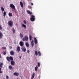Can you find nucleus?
<instances>
[{"label": "nucleus", "mask_w": 79, "mask_h": 79, "mask_svg": "<svg viewBox=\"0 0 79 79\" xmlns=\"http://www.w3.org/2000/svg\"><path fill=\"white\" fill-rule=\"evenodd\" d=\"M6 59L8 62H10V60H11V64L12 65H15V61L13 60V59L12 57H11V56H10V57H7Z\"/></svg>", "instance_id": "obj_1"}, {"label": "nucleus", "mask_w": 79, "mask_h": 79, "mask_svg": "<svg viewBox=\"0 0 79 79\" xmlns=\"http://www.w3.org/2000/svg\"><path fill=\"white\" fill-rule=\"evenodd\" d=\"M10 6L12 9V11H15L16 8L14 5H13V4H11L10 5Z\"/></svg>", "instance_id": "obj_2"}, {"label": "nucleus", "mask_w": 79, "mask_h": 79, "mask_svg": "<svg viewBox=\"0 0 79 79\" xmlns=\"http://www.w3.org/2000/svg\"><path fill=\"white\" fill-rule=\"evenodd\" d=\"M35 16L34 15H31L30 18V20L31 21H34L35 20Z\"/></svg>", "instance_id": "obj_3"}, {"label": "nucleus", "mask_w": 79, "mask_h": 79, "mask_svg": "<svg viewBox=\"0 0 79 79\" xmlns=\"http://www.w3.org/2000/svg\"><path fill=\"white\" fill-rule=\"evenodd\" d=\"M8 23L9 25L11 26V27H12L13 24V21L12 20L9 21L8 22Z\"/></svg>", "instance_id": "obj_4"}, {"label": "nucleus", "mask_w": 79, "mask_h": 79, "mask_svg": "<svg viewBox=\"0 0 79 79\" xmlns=\"http://www.w3.org/2000/svg\"><path fill=\"white\" fill-rule=\"evenodd\" d=\"M25 40H26V41H27L28 40V38L27 36H25L23 38V41H25Z\"/></svg>", "instance_id": "obj_5"}, {"label": "nucleus", "mask_w": 79, "mask_h": 79, "mask_svg": "<svg viewBox=\"0 0 79 79\" xmlns=\"http://www.w3.org/2000/svg\"><path fill=\"white\" fill-rule=\"evenodd\" d=\"M21 49L22 51H23V52H26V49L25 48V47H22V48H21Z\"/></svg>", "instance_id": "obj_6"}, {"label": "nucleus", "mask_w": 79, "mask_h": 79, "mask_svg": "<svg viewBox=\"0 0 79 79\" xmlns=\"http://www.w3.org/2000/svg\"><path fill=\"white\" fill-rule=\"evenodd\" d=\"M19 44L20 46H21L22 48L23 46L24 45V43L23 41H20L19 43Z\"/></svg>", "instance_id": "obj_7"}, {"label": "nucleus", "mask_w": 79, "mask_h": 79, "mask_svg": "<svg viewBox=\"0 0 79 79\" xmlns=\"http://www.w3.org/2000/svg\"><path fill=\"white\" fill-rule=\"evenodd\" d=\"M10 54L12 56H14V55H15V52L14 51H11L10 52Z\"/></svg>", "instance_id": "obj_8"}, {"label": "nucleus", "mask_w": 79, "mask_h": 79, "mask_svg": "<svg viewBox=\"0 0 79 79\" xmlns=\"http://www.w3.org/2000/svg\"><path fill=\"white\" fill-rule=\"evenodd\" d=\"M34 42L35 43V44H37L38 43V41H37V40L36 39V38H34Z\"/></svg>", "instance_id": "obj_9"}, {"label": "nucleus", "mask_w": 79, "mask_h": 79, "mask_svg": "<svg viewBox=\"0 0 79 79\" xmlns=\"http://www.w3.org/2000/svg\"><path fill=\"white\" fill-rule=\"evenodd\" d=\"M14 75H15V76H19V73H17V72H15L13 74Z\"/></svg>", "instance_id": "obj_10"}, {"label": "nucleus", "mask_w": 79, "mask_h": 79, "mask_svg": "<svg viewBox=\"0 0 79 79\" xmlns=\"http://www.w3.org/2000/svg\"><path fill=\"white\" fill-rule=\"evenodd\" d=\"M17 48V51L18 52H19L20 51V47L19 46H18Z\"/></svg>", "instance_id": "obj_11"}, {"label": "nucleus", "mask_w": 79, "mask_h": 79, "mask_svg": "<svg viewBox=\"0 0 79 79\" xmlns=\"http://www.w3.org/2000/svg\"><path fill=\"white\" fill-rule=\"evenodd\" d=\"M9 68L10 70H13V67L11 66V65H9Z\"/></svg>", "instance_id": "obj_12"}, {"label": "nucleus", "mask_w": 79, "mask_h": 79, "mask_svg": "<svg viewBox=\"0 0 79 79\" xmlns=\"http://www.w3.org/2000/svg\"><path fill=\"white\" fill-rule=\"evenodd\" d=\"M3 65V63L0 62V68H2Z\"/></svg>", "instance_id": "obj_13"}, {"label": "nucleus", "mask_w": 79, "mask_h": 79, "mask_svg": "<svg viewBox=\"0 0 79 79\" xmlns=\"http://www.w3.org/2000/svg\"><path fill=\"white\" fill-rule=\"evenodd\" d=\"M31 46L32 48H33L34 46V41L33 40H32L31 42Z\"/></svg>", "instance_id": "obj_14"}, {"label": "nucleus", "mask_w": 79, "mask_h": 79, "mask_svg": "<svg viewBox=\"0 0 79 79\" xmlns=\"http://www.w3.org/2000/svg\"><path fill=\"white\" fill-rule=\"evenodd\" d=\"M27 13L29 14L30 15H31L32 14V12L30 11H29V10H27Z\"/></svg>", "instance_id": "obj_15"}, {"label": "nucleus", "mask_w": 79, "mask_h": 79, "mask_svg": "<svg viewBox=\"0 0 79 79\" xmlns=\"http://www.w3.org/2000/svg\"><path fill=\"white\" fill-rule=\"evenodd\" d=\"M3 36L2 33H0V39H2Z\"/></svg>", "instance_id": "obj_16"}, {"label": "nucleus", "mask_w": 79, "mask_h": 79, "mask_svg": "<svg viewBox=\"0 0 79 79\" xmlns=\"http://www.w3.org/2000/svg\"><path fill=\"white\" fill-rule=\"evenodd\" d=\"M20 6H21V7L22 8H23V3L22 2H20Z\"/></svg>", "instance_id": "obj_17"}, {"label": "nucleus", "mask_w": 79, "mask_h": 79, "mask_svg": "<svg viewBox=\"0 0 79 79\" xmlns=\"http://www.w3.org/2000/svg\"><path fill=\"white\" fill-rule=\"evenodd\" d=\"M35 73H33L31 78H32V79H33L34 78V76H35Z\"/></svg>", "instance_id": "obj_18"}, {"label": "nucleus", "mask_w": 79, "mask_h": 79, "mask_svg": "<svg viewBox=\"0 0 79 79\" xmlns=\"http://www.w3.org/2000/svg\"><path fill=\"white\" fill-rule=\"evenodd\" d=\"M26 46L27 48H28V47H29V44L28 43H26Z\"/></svg>", "instance_id": "obj_19"}, {"label": "nucleus", "mask_w": 79, "mask_h": 79, "mask_svg": "<svg viewBox=\"0 0 79 79\" xmlns=\"http://www.w3.org/2000/svg\"><path fill=\"white\" fill-rule=\"evenodd\" d=\"M8 15L10 16H12V13H10V12L9 13Z\"/></svg>", "instance_id": "obj_20"}, {"label": "nucleus", "mask_w": 79, "mask_h": 79, "mask_svg": "<svg viewBox=\"0 0 79 79\" xmlns=\"http://www.w3.org/2000/svg\"><path fill=\"white\" fill-rule=\"evenodd\" d=\"M6 15V11H4V12H3V16L5 17Z\"/></svg>", "instance_id": "obj_21"}, {"label": "nucleus", "mask_w": 79, "mask_h": 79, "mask_svg": "<svg viewBox=\"0 0 79 79\" xmlns=\"http://www.w3.org/2000/svg\"><path fill=\"white\" fill-rule=\"evenodd\" d=\"M1 9L2 10V11H4L5 10L3 7H1Z\"/></svg>", "instance_id": "obj_22"}, {"label": "nucleus", "mask_w": 79, "mask_h": 79, "mask_svg": "<svg viewBox=\"0 0 79 79\" xmlns=\"http://www.w3.org/2000/svg\"><path fill=\"white\" fill-rule=\"evenodd\" d=\"M20 37H21V38H23V35H22V34H21V33H20Z\"/></svg>", "instance_id": "obj_23"}, {"label": "nucleus", "mask_w": 79, "mask_h": 79, "mask_svg": "<svg viewBox=\"0 0 79 79\" xmlns=\"http://www.w3.org/2000/svg\"><path fill=\"white\" fill-rule=\"evenodd\" d=\"M22 26H23V27H25V28L26 27V25H25L24 24H23Z\"/></svg>", "instance_id": "obj_24"}, {"label": "nucleus", "mask_w": 79, "mask_h": 79, "mask_svg": "<svg viewBox=\"0 0 79 79\" xmlns=\"http://www.w3.org/2000/svg\"><path fill=\"white\" fill-rule=\"evenodd\" d=\"M35 55L36 56H38V52H37V51H35Z\"/></svg>", "instance_id": "obj_25"}, {"label": "nucleus", "mask_w": 79, "mask_h": 79, "mask_svg": "<svg viewBox=\"0 0 79 79\" xmlns=\"http://www.w3.org/2000/svg\"><path fill=\"white\" fill-rule=\"evenodd\" d=\"M38 69V67L37 66L35 67V71H37Z\"/></svg>", "instance_id": "obj_26"}, {"label": "nucleus", "mask_w": 79, "mask_h": 79, "mask_svg": "<svg viewBox=\"0 0 79 79\" xmlns=\"http://www.w3.org/2000/svg\"><path fill=\"white\" fill-rule=\"evenodd\" d=\"M40 62H38V67H40Z\"/></svg>", "instance_id": "obj_27"}, {"label": "nucleus", "mask_w": 79, "mask_h": 79, "mask_svg": "<svg viewBox=\"0 0 79 79\" xmlns=\"http://www.w3.org/2000/svg\"><path fill=\"white\" fill-rule=\"evenodd\" d=\"M38 54L39 55V56H41V53H40V52H38Z\"/></svg>", "instance_id": "obj_28"}, {"label": "nucleus", "mask_w": 79, "mask_h": 79, "mask_svg": "<svg viewBox=\"0 0 79 79\" xmlns=\"http://www.w3.org/2000/svg\"><path fill=\"white\" fill-rule=\"evenodd\" d=\"M28 8H30V9L32 8L31 6H30V5H28Z\"/></svg>", "instance_id": "obj_29"}, {"label": "nucleus", "mask_w": 79, "mask_h": 79, "mask_svg": "<svg viewBox=\"0 0 79 79\" xmlns=\"http://www.w3.org/2000/svg\"><path fill=\"white\" fill-rule=\"evenodd\" d=\"M29 39L30 40H32V36H30L29 37Z\"/></svg>", "instance_id": "obj_30"}, {"label": "nucleus", "mask_w": 79, "mask_h": 79, "mask_svg": "<svg viewBox=\"0 0 79 79\" xmlns=\"http://www.w3.org/2000/svg\"><path fill=\"white\" fill-rule=\"evenodd\" d=\"M12 31L13 33H15V29H14V28H13V29H12Z\"/></svg>", "instance_id": "obj_31"}, {"label": "nucleus", "mask_w": 79, "mask_h": 79, "mask_svg": "<svg viewBox=\"0 0 79 79\" xmlns=\"http://www.w3.org/2000/svg\"><path fill=\"white\" fill-rule=\"evenodd\" d=\"M2 72L1 70V69L0 67V73H2Z\"/></svg>", "instance_id": "obj_32"}, {"label": "nucleus", "mask_w": 79, "mask_h": 79, "mask_svg": "<svg viewBox=\"0 0 79 79\" xmlns=\"http://www.w3.org/2000/svg\"><path fill=\"white\" fill-rule=\"evenodd\" d=\"M6 51H5L4 52H3V54L4 55H6Z\"/></svg>", "instance_id": "obj_33"}, {"label": "nucleus", "mask_w": 79, "mask_h": 79, "mask_svg": "<svg viewBox=\"0 0 79 79\" xmlns=\"http://www.w3.org/2000/svg\"><path fill=\"white\" fill-rule=\"evenodd\" d=\"M2 27L1 25H0V30H2Z\"/></svg>", "instance_id": "obj_34"}, {"label": "nucleus", "mask_w": 79, "mask_h": 79, "mask_svg": "<svg viewBox=\"0 0 79 79\" xmlns=\"http://www.w3.org/2000/svg\"><path fill=\"white\" fill-rule=\"evenodd\" d=\"M6 79H9V77L7 75V76H6Z\"/></svg>", "instance_id": "obj_35"}, {"label": "nucleus", "mask_w": 79, "mask_h": 79, "mask_svg": "<svg viewBox=\"0 0 79 79\" xmlns=\"http://www.w3.org/2000/svg\"><path fill=\"white\" fill-rule=\"evenodd\" d=\"M24 23H25V24H26L27 22H26V21L24 20Z\"/></svg>", "instance_id": "obj_36"}, {"label": "nucleus", "mask_w": 79, "mask_h": 79, "mask_svg": "<svg viewBox=\"0 0 79 79\" xmlns=\"http://www.w3.org/2000/svg\"><path fill=\"white\" fill-rule=\"evenodd\" d=\"M2 56H1V54H0V59L2 58Z\"/></svg>", "instance_id": "obj_37"}, {"label": "nucleus", "mask_w": 79, "mask_h": 79, "mask_svg": "<svg viewBox=\"0 0 79 79\" xmlns=\"http://www.w3.org/2000/svg\"><path fill=\"white\" fill-rule=\"evenodd\" d=\"M27 53H29V52H30V51H29V50L27 51Z\"/></svg>", "instance_id": "obj_38"}, {"label": "nucleus", "mask_w": 79, "mask_h": 79, "mask_svg": "<svg viewBox=\"0 0 79 79\" xmlns=\"http://www.w3.org/2000/svg\"><path fill=\"white\" fill-rule=\"evenodd\" d=\"M10 49H12V47L11 46H10Z\"/></svg>", "instance_id": "obj_39"}, {"label": "nucleus", "mask_w": 79, "mask_h": 79, "mask_svg": "<svg viewBox=\"0 0 79 79\" xmlns=\"http://www.w3.org/2000/svg\"><path fill=\"white\" fill-rule=\"evenodd\" d=\"M31 5H33V3H31Z\"/></svg>", "instance_id": "obj_40"}, {"label": "nucleus", "mask_w": 79, "mask_h": 79, "mask_svg": "<svg viewBox=\"0 0 79 79\" xmlns=\"http://www.w3.org/2000/svg\"><path fill=\"white\" fill-rule=\"evenodd\" d=\"M19 58H20V59H21V56H19Z\"/></svg>", "instance_id": "obj_41"}, {"label": "nucleus", "mask_w": 79, "mask_h": 79, "mask_svg": "<svg viewBox=\"0 0 79 79\" xmlns=\"http://www.w3.org/2000/svg\"><path fill=\"white\" fill-rule=\"evenodd\" d=\"M23 3H24V4H26V3H25V2H24Z\"/></svg>", "instance_id": "obj_42"}, {"label": "nucleus", "mask_w": 79, "mask_h": 79, "mask_svg": "<svg viewBox=\"0 0 79 79\" xmlns=\"http://www.w3.org/2000/svg\"><path fill=\"white\" fill-rule=\"evenodd\" d=\"M30 0L31 1V0Z\"/></svg>", "instance_id": "obj_43"}]
</instances>
